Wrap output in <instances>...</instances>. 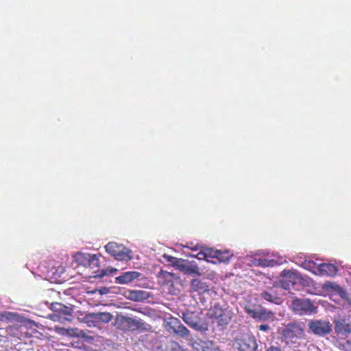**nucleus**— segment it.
Segmentation results:
<instances>
[{
  "mask_svg": "<svg viewBox=\"0 0 351 351\" xmlns=\"http://www.w3.org/2000/svg\"><path fill=\"white\" fill-rule=\"evenodd\" d=\"M75 259L79 263L84 266L89 267L91 269H93V276L94 278H101L105 276L112 275L116 273L118 270L115 268H106L99 269V258L96 254H83L78 252L75 255Z\"/></svg>",
  "mask_w": 351,
  "mask_h": 351,
  "instance_id": "nucleus-1",
  "label": "nucleus"
},
{
  "mask_svg": "<svg viewBox=\"0 0 351 351\" xmlns=\"http://www.w3.org/2000/svg\"><path fill=\"white\" fill-rule=\"evenodd\" d=\"M232 311L219 302L215 303L208 311V315L213 323L223 329L230 322L232 317Z\"/></svg>",
  "mask_w": 351,
  "mask_h": 351,
  "instance_id": "nucleus-2",
  "label": "nucleus"
},
{
  "mask_svg": "<svg viewBox=\"0 0 351 351\" xmlns=\"http://www.w3.org/2000/svg\"><path fill=\"white\" fill-rule=\"evenodd\" d=\"M304 336V330L296 323H289L282 332V340L289 346H296Z\"/></svg>",
  "mask_w": 351,
  "mask_h": 351,
  "instance_id": "nucleus-3",
  "label": "nucleus"
},
{
  "mask_svg": "<svg viewBox=\"0 0 351 351\" xmlns=\"http://www.w3.org/2000/svg\"><path fill=\"white\" fill-rule=\"evenodd\" d=\"M106 251L119 261H128L132 258V251L124 245L115 242H109L105 246Z\"/></svg>",
  "mask_w": 351,
  "mask_h": 351,
  "instance_id": "nucleus-4",
  "label": "nucleus"
},
{
  "mask_svg": "<svg viewBox=\"0 0 351 351\" xmlns=\"http://www.w3.org/2000/svg\"><path fill=\"white\" fill-rule=\"evenodd\" d=\"M163 326L168 332H173L182 337H187L190 333V331L177 317H169L167 318L164 322Z\"/></svg>",
  "mask_w": 351,
  "mask_h": 351,
  "instance_id": "nucleus-5",
  "label": "nucleus"
},
{
  "mask_svg": "<svg viewBox=\"0 0 351 351\" xmlns=\"http://www.w3.org/2000/svg\"><path fill=\"white\" fill-rule=\"evenodd\" d=\"M292 310L299 315H310L315 312L316 308L309 299L296 298L291 303Z\"/></svg>",
  "mask_w": 351,
  "mask_h": 351,
  "instance_id": "nucleus-6",
  "label": "nucleus"
},
{
  "mask_svg": "<svg viewBox=\"0 0 351 351\" xmlns=\"http://www.w3.org/2000/svg\"><path fill=\"white\" fill-rule=\"evenodd\" d=\"M334 325L337 335L347 336L351 333V315L339 316L335 319Z\"/></svg>",
  "mask_w": 351,
  "mask_h": 351,
  "instance_id": "nucleus-7",
  "label": "nucleus"
},
{
  "mask_svg": "<svg viewBox=\"0 0 351 351\" xmlns=\"http://www.w3.org/2000/svg\"><path fill=\"white\" fill-rule=\"evenodd\" d=\"M51 306V308L56 312L53 316L57 317V320L71 322L73 319V309L71 308L58 302L52 303Z\"/></svg>",
  "mask_w": 351,
  "mask_h": 351,
  "instance_id": "nucleus-8",
  "label": "nucleus"
},
{
  "mask_svg": "<svg viewBox=\"0 0 351 351\" xmlns=\"http://www.w3.org/2000/svg\"><path fill=\"white\" fill-rule=\"evenodd\" d=\"M280 283L281 287L284 289L289 290L295 285L296 280L299 278L300 276L296 271L284 269L280 274Z\"/></svg>",
  "mask_w": 351,
  "mask_h": 351,
  "instance_id": "nucleus-9",
  "label": "nucleus"
},
{
  "mask_svg": "<svg viewBox=\"0 0 351 351\" xmlns=\"http://www.w3.org/2000/svg\"><path fill=\"white\" fill-rule=\"evenodd\" d=\"M309 329L316 335H324L331 331V325L328 322L312 320L308 323Z\"/></svg>",
  "mask_w": 351,
  "mask_h": 351,
  "instance_id": "nucleus-10",
  "label": "nucleus"
},
{
  "mask_svg": "<svg viewBox=\"0 0 351 351\" xmlns=\"http://www.w3.org/2000/svg\"><path fill=\"white\" fill-rule=\"evenodd\" d=\"M245 312L252 317L260 321H266L273 317L274 313L267 309L259 307L255 308H245Z\"/></svg>",
  "mask_w": 351,
  "mask_h": 351,
  "instance_id": "nucleus-11",
  "label": "nucleus"
},
{
  "mask_svg": "<svg viewBox=\"0 0 351 351\" xmlns=\"http://www.w3.org/2000/svg\"><path fill=\"white\" fill-rule=\"evenodd\" d=\"M119 328L123 330L134 331L141 328L143 323L129 317H122L118 322Z\"/></svg>",
  "mask_w": 351,
  "mask_h": 351,
  "instance_id": "nucleus-12",
  "label": "nucleus"
},
{
  "mask_svg": "<svg viewBox=\"0 0 351 351\" xmlns=\"http://www.w3.org/2000/svg\"><path fill=\"white\" fill-rule=\"evenodd\" d=\"M191 291L196 292L199 295L208 294L210 292L209 285L205 281L195 278L191 281Z\"/></svg>",
  "mask_w": 351,
  "mask_h": 351,
  "instance_id": "nucleus-13",
  "label": "nucleus"
},
{
  "mask_svg": "<svg viewBox=\"0 0 351 351\" xmlns=\"http://www.w3.org/2000/svg\"><path fill=\"white\" fill-rule=\"evenodd\" d=\"M184 322L190 327L198 331H202L204 328L198 320L197 315L194 312H186L183 313Z\"/></svg>",
  "mask_w": 351,
  "mask_h": 351,
  "instance_id": "nucleus-14",
  "label": "nucleus"
},
{
  "mask_svg": "<svg viewBox=\"0 0 351 351\" xmlns=\"http://www.w3.org/2000/svg\"><path fill=\"white\" fill-rule=\"evenodd\" d=\"M240 351H256L257 343L254 337L246 336L238 342Z\"/></svg>",
  "mask_w": 351,
  "mask_h": 351,
  "instance_id": "nucleus-15",
  "label": "nucleus"
},
{
  "mask_svg": "<svg viewBox=\"0 0 351 351\" xmlns=\"http://www.w3.org/2000/svg\"><path fill=\"white\" fill-rule=\"evenodd\" d=\"M86 317L96 324H101L110 322L112 316L108 312H99L88 314Z\"/></svg>",
  "mask_w": 351,
  "mask_h": 351,
  "instance_id": "nucleus-16",
  "label": "nucleus"
},
{
  "mask_svg": "<svg viewBox=\"0 0 351 351\" xmlns=\"http://www.w3.org/2000/svg\"><path fill=\"white\" fill-rule=\"evenodd\" d=\"M316 274L320 276H334L337 272V267L332 263H321L317 265Z\"/></svg>",
  "mask_w": 351,
  "mask_h": 351,
  "instance_id": "nucleus-17",
  "label": "nucleus"
},
{
  "mask_svg": "<svg viewBox=\"0 0 351 351\" xmlns=\"http://www.w3.org/2000/svg\"><path fill=\"white\" fill-rule=\"evenodd\" d=\"M140 276L141 273L136 271H126L117 277L115 278V282L121 285L128 284L137 279Z\"/></svg>",
  "mask_w": 351,
  "mask_h": 351,
  "instance_id": "nucleus-18",
  "label": "nucleus"
},
{
  "mask_svg": "<svg viewBox=\"0 0 351 351\" xmlns=\"http://www.w3.org/2000/svg\"><path fill=\"white\" fill-rule=\"evenodd\" d=\"M128 297L132 301L139 302L147 300L149 297V294L145 291L132 290L129 291Z\"/></svg>",
  "mask_w": 351,
  "mask_h": 351,
  "instance_id": "nucleus-19",
  "label": "nucleus"
},
{
  "mask_svg": "<svg viewBox=\"0 0 351 351\" xmlns=\"http://www.w3.org/2000/svg\"><path fill=\"white\" fill-rule=\"evenodd\" d=\"M261 298L275 304H278L280 298L273 290L263 291L261 294Z\"/></svg>",
  "mask_w": 351,
  "mask_h": 351,
  "instance_id": "nucleus-20",
  "label": "nucleus"
},
{
  "mask_svg": "<svg viewBox=\"0 0 351 351\" xmlns=\"http://www.w3.org/2000/svg\"><path fill=\"white\" fill-rule=\"evenodd\" d=\"M186 275L197 274L200 276L201 274L199 271V268L196 264L190 263L189 261L184 267V269L181 271Z\"/></svg>",
  "mask_w": 351,
  "mask_h": 351,
  "instance_id": "nucleus-21",
  "label": "nucleus"
},
{
  "mask_svg": "<svg viewBox=\"0 0 351 351\" xmlns=\"http://www.w3.org/2000/svg\"><path fill=\"white\" fill-rule=\"evenodd\" d=\"M204 254L206 255V261H209L208 260V258H216L217 257H219L221 255V251L217 250H214L213 248H204Z\"/></svg>",
  "mask_w": 351,
  "mask_h": 351,
  "instance_id": "nucleus-22",
  "label": "nucleus"
},
{
  "mask_svg": "<svg viewBox=\"0 0 351 351\" xmlns=\"http://www.w3.org/2000/svg\"><path fill=\"white\" fill-rule=\"evenodd\" d=\"M272 261H271V260L258 258V259L254 260V264L256 266L267 267L272 266V264H271Z\"/></svg>",
  "mask_w": 351,
  "mask_h": 351,
  "instance_id": "nucleus-23",
  "label": "nucleus"
},
{
  "mask_svg": "<svg viewBox=\"0 0 351 351\" xmlns=\"http://www.w3.org/2000/svg\"><path fill=\"white\" fill-rule=\"evenodd\" d=\"M158 278H164L167 281H169L171 280L170 278H174L175 277V274H173V273H171V272H167V271H162L161 270L158 274Z\"/></svg>",
  "mask_w": 351,
  "mask_h": 351,
  "instance_id": "nucleus-24",
  "label": "nucleus"
},
{
  "mask_svg": "<svg viewBox=\"0 0 351 351\" xmlns=\"http://www.w3.org/2000/svg\"><path fill=\"white\" fill-rule=\"evenodd\" d=\"M163 258L170 265L173 267L176 265V263L179 260V258H176L167 254H164Z\"/></svg>",
  "mask_w": 351,
  "mask_h": 351,
  "instance_id": "nucleus-25",
  "label": "nucleus"
},
{
  "mask_svg": "<svg viewBox=\"0 0 351 351\" xmlns=\"http://www.w3.org/2000/svg\"><path fill=\"white\" fill-rule=\"evenodd\" d=\"M187 262V260L179 258L174 267H176V269L179 270L180 271H182Z\"/></svg>",
  "mask_w": 351,
  "mask_h": 351,
  "instance_id": "nucleus-26",
  "label": "nucleus"
},
{
  "mask_svg": "<svg viewBox=\"0 0 351 351\" xmlns=\"http://www.w3.org/2000/svg\"><path fill=\"white\" fill-rule=\"evenodd\" d=\"M14 314L11 312H0V321H7L11 319Z\"/></svg>",
  "mask_w": 351,
  "mask_h": 351,
  "instance_id": "nucleus-27",
  "label": "nucleus"
},
{
  "mask_svg": "<svg viewBox=\"0 0 351 351\" xmlns=\"http://www.w3.org/2000/svg\"><path fill=\"white\" fill-rule=\"evenodd\" d=\"M332 289L337 291L338 293L340 295V296L343 298H346L347 297V293L346 291L341 287L340 286L337 285H335L334 286L331 287Z\"/></svg>",
  "mask_w": 351,
  "mask_h": 351,
  "instance_id": "nucleus-28",
  "label": "nucleus"
},
{
  "mask_svg": "<svg viewBox=\"0 0 351 351\" xmlns=\"http://www.w3.org/2000/svg\"><path fill=\"white\" fill-rule=\"evenodd\" d=\"M216 258L220 262H228L229 261V253L228 252H223L221 251V255Z\"/></svg>",
  "mask_w": 351,
  "mask_h": 351,
  "instance_id": "nucleus-29",
  "label": "nucleus"
},
{
  "mask_svg": "<svg viewBox=\"0 0 351 351\" xmlns=\"http://www.w3.org/2000/svg\"><path fill=\"white\" fill-rule=\"evenodd\" d=\"M195 257L199 259V260H202V259H205L206 260V255L204 254V250H202L201 252H199L196 256Z\"/></svg>",
  "mask_w": 351,
  "mask_h": 351,
  "instance_id": "nucleus-30",
  "label": "nucleus"
},
{
  "mask_svg": "<svg viewBox=\"0 0 351 351\" xmlns=\"http://www.w3.org/2000/svg\"><path fill=\"white\" fill-rule=\"evenodd\" d=\"M258 328L262 331H267L269 329V326L268 324H261L258 326Z\"/></svg>",
  "mask_w": 351,
  "mask_h": 351,
  "instance_id": "nucleus-31",
  "label": "nucleus"
},
{
  "mask_svg": "<svg viewBox=\"0 0 351 351\" xmlns=\"http://www.w3.org/2000/svg\"><path fill=\"white\" fill-rule=\"evenodd\" d=\"M266 351H281V350L278 347L271 346Z\"/></svg>",
  "mask_w": 351,
  "mask_h": 351,
  "instance_id": "nucleus-32",
  "label": "nucleus"
},
{
  "mask_svg": "<svg viewBox=\"0 0 351 351\" xmlns=\"http://www.w3.org/2000/svg\"><path fill=\"white\" fill-rule=\"evenodd\" d=\"M203 351H212L208 347V343H205V346H202Z\"/></svg>",
  "mask_w": 351,
  "mask_h": 351,
  "instance_id": "nucleus-33",
  "label": "nucleus"
},
{
  "mask_svg": "<svg viewBox=\"0 0 351 351\" xmlns=\"http://www.w3.org/2000/svg\"><path fill=\"white\" fill-rule=\"evenodd\" d=\"M346 345H348L347 348L351 349V346H350V342L349 341H347L346 343Z\"/></svg>",
  "mask_w": 351,
  "mask_h": 351,
  "instance_id": "nucleus-34",
  "label": "nucleus"
},
{
  "mask_svg": "<svg viewBox=\"0 0 351 351\" xmlns=\"http://www.w3.org/2000/svg\"><path fill=\"white\" fill-rule=\"evenodd\" d=\"M350 304H351V300L350 301Z\"/></svg>",
  "mask_w": 351,
  "mask_h": 351,
  "instance_id": "nucleus-35",
  "label": "nucleus"
}]
</instances>
